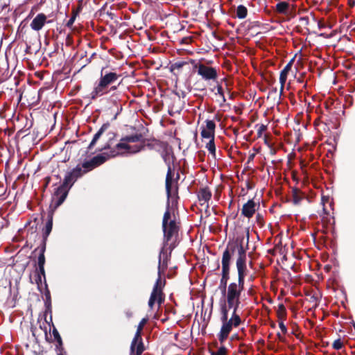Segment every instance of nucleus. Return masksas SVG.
I'll use <instances>...</instances> for the list:
<instances>
[{
	"label": "nucleus",
	"instance_id": "1",
	"mask_svg": "<svg viewBox=\"0 0 355 355\" xmlns=\"http://www.w3.org/2000/svg\"><path fill=\"white\" fill-rule=\"evenodd\" d=\"M163 158L168 166L167 173L166 176V191L167 194V207L164 214L162 222V229L163 232V247L159 255L158 275L157 279V304L161 305L164 302L165 295L162 291V288L165 285V280L162 281L161 277L164 274V270L168 266V262L171 257L172 250L175 248L180 229V220L177 214H175L173 206L177 203L178 200V187L173 181V173L169 162L167 159L169 156L166 154L163 155Z\"/></svg>",
	"mask_w": 355,
	"mask_h": 355
},
{
	"label": "nucleus",
	"instance_id": "2",
	"mask_svg": "<svg viewBox=\"0 0 355 355\" xmlns=\"http://www.w3.org/2000/svg\"><path fill=\"white\" fill-rule=\"evenodd\" d=\"M141 135L136 134L135 135L127 136L122 138L118 143L115 149L111 151L110 155L103 153L93 157L90 161L86 162L83 164L85 168L84 173L93 169L94 168L104 163L108 157H115L119 155H128L139 152L141 149L140 141Z\"/></svg>",
	"mask_w": 355,
	"mask_h": 355
},
{
	"label": "nucleus",
	"instance_id": "3",
	"mask_svg": "<svg viewBox=\"0 0 355 355\" xmlns=\"http://www.w3.org/2000/svg\"><path fill=\"white\" fill-rule=\"evenodd\" d=\"M83 173H85L82 171L81 168L77 167L66 175L62 184L59 186L54 192L51 205V206H54V209H56L64 201L69 189Z\"/></svg>",
	"mask_w": 355,
	"mask_h": 355
},
{
	"label": "nucleus",
	"instance_id": "4",
	"mask_svg": "<svg viewBox=\"0 0 355 355\" xmlns=\"http://www.w3.org/2000/svg\"><path fill=\"white\" fill-rule=\"evenodd\" d=\"M227 306L225 303L221 305L220 307V321L222 326L220 330L217 334L218 339L220 344H223L224 341L228 338L229 334L232 331L233 327H239L241 323V319L240 316L236 313L237 311L233 310L232 316L228 318V311Z\"/></svg>",
	"mask_w": 355,
	"mask_h": 355
},
{
	"label": "nucleus",
	"instance_id": "5",
	"mask_svg": "<svg viewBox=\"0 0 355 355\" xmlns=\"http://www.w3.org/2000/svg\"><path fill=\"white\" fill-rule=\"evenodd\" d=\"M225 251H227L230 255V263L231 262L232 257L236 255V269L238 272V282L240 283H245V277L248 274L247 268V254L246 250L242 244L232 243L228 245Z\"/></svg>",
	"mask_w": 355,
	"mask_h": 355
},
{
	"label": "nucleus",
	"instance_id": "6",
	"mask_svg": "<svg viewBox=\"0 0 355 355\" xmlns=\"http://www.w3.org/2000/svg\"><path fill=\"white\" fill-rule=\"evenodd\" d=\"M244 289V284L232 282L229 284L227 290L226 300L228 309L237 311L241 304L240 297Z\"/></svg>",
	"mask_w": 355,
	"mask_h": 355
},
{
	"label": "nucleus",
	"instance_id": "7",
	"mask_svg": "<svg viewBox=\"0 0 355 355\" xmlns=\"http://www.w3.org/2000/svg\"><path fill=\"white\" fill-rule=\"evenodd\" d=\"M146 322L147 319L143 318L137 327L130 346V355H141L144 352V347L141 341V331Z\"/></svg>",
	"mask_w": 355,
	"mask_h": 355
},
{
	"label": "nucleus",
	"instance_id": "8",
	"mask_svg": "<svg viewBox=\"0 0 355 355\" xmlns=\"http://www.w3.org/2000/svg\"><path fill=\"white\" fill-rule=\"evenodd\" d=\"M221 264L222 277L220 281L219 288L223 291V293H225L227 281L230 279V255L227 251H224L223 253Z\"/></svg>",
	"mask_w": 355,
	"mask_h": 355
},
{
	"label": "nucleus",
	"instance_id": "9",
	"mask_svg": "<svg viewBox=\"0 0 355 355\" xmlns=\"http://www.w3.org/2000/svg\"><path fill=\"white\" fill-rule=\"evenodd\" d=\"M197 73L205 81H215L218 77L217 70L212 67L200 64L197 68Z\"/></svg>",
	"mask_w": 355,
	"mask_h": 355
},
{
	"label": "nucleus",
	"instance_id": "10",
	"mask_svg": "<svg viewBox=\"0 0 355 355\" xmlns=\"http://www.w3.org/2000/svg\"><path fill=\"white\" fill-rule=\"evenodd\" d=\"M198 199L200 206L205 207V209L209 208V202L210 201L212 193L208 187L200 188L197 193Z\"/></svg>",
	"mask_w": 355,
	"mask_h": 355
},
{
	"label": "nucleus",
	"instance_id": "11",
	"mask_svg": "<svg viewBox=\"0 0 355 355\" xmlns=\"http://www.w3.org/2000/svg\"><path fill=\"white\" fill-rule=\"evenodd\" d=\"M259 205H257L254 200H249L246 203L243 205L241 209V214L248 218H250L253 216L254 213L256 212Z\"/></svg>",
	"mask_w": 355,
	"mask_h": 355
},
{
	"label": "nucleus",
	"instance_id": "12",
	"mask_svg": "<svg viewBox=\"0 0 355 355\" xmlns=\"http://www.w3.org/2000/svg\"><path fill=\"white\" fill-rule=\"evenodd\" d=\"M206 128H202L201 137L203 139H212L215 137L216 123L212 120H206Z\"/></svg>",
	"mask_w": 355,
	"mask_h": 355
},
{
	"label": "nucleus",
	"instance_id": "13",
	"mask_svg": "<svg viewBox=\"0 0 355 355\" xmlns=\"http://www.w3.org/2000/svg\"><path fill=\"white\" fill-rule=\"evenodd\" d=\"M294 62V58L291 59L284 67V68L281 71L279 75V83L281 85L280 87V92L282 93L286 80L288 77V73L291 71L292 69V66Z\"/></svg>",
	"mask_w": 355,
	"mask_h": 355
},
{
	"label": "nucleus",
	"instance_id": "14",
	"mask_svg": "<svg viewBox=\"0 0 355 355\" xmlns=\"http://www.w3.org/2000/svg\"><path fill=\"white\" fill-rule=\"evenodd\" d=\"M46 21V16L43 13L38 14L31 21V28L36 31H40Z\"/></svg>",
	"mask_w": 355,
	"mask_h": 355
},
{
	"label": "nucleus",
	"instance_id": "15",
	"mask_svg": "<svg viewBox=\"0 0 355 355\" xmlns=\"http://www.w3.org/2000/svg\"><path fill=\"white\" fill-rule=\"evenodd\" d=\"M107 87L104 84L99 81V83L94 87L93 91L91 93L92 98H96L98 96H102L105 92Z\"/></svg>",
	"mask_w": 355,
	"mask_h": 355
},
{
	"label": "nucleus",
	"instance_id": "16",
	"mask_svg": "<svg viewBox=\"0 0 355 355\" xmlns=\"http://www.w3.org/2000/svg\"><path fill=\"white\" fill-rule=\"evenodd\" d=\"M118 78V76L116 73H109L102 76L100 81L102 82L105 87H108L110 84L114 83Z\"/></svg>",
	"mask_w": 355,
	"mask_h": 355
},
{
	"label": "nucleus",
	"instance_id": "17",
	"mask_svg": "<svg viewBox=\"0 0 355 355\" xmlns=\"http://www.w3.org/2000/svg\"><path fill=\"white\" fill-rule=\"evenodd\" d=\"M160 98H161L160 102H159L158 99L157 98V110L159 108V104H161L162 106H164L166 105L168 107L171 105V99L166 93L163 94L161 92Z\"/></svg>",
	"mask_w": 355,
	"mask_h": 355
},
{
	"label": "nucleus",
	"instance_id": "18",
	"mask_svg": "<svg viewBox=\"0 0 355 355\" xmlns=\"http://www.w3.org/2000/svg\"><path fill=\"white\" fill-rule=\"evenodd\" d=\"M248 15L247 8L243 5H239L236 8V17L239 19H243L246 17Z\"/></svg>",
	"mask_w": 355,
	"mask_h": 355
},
{
	"label": "nucleus",
	"instance_id": "19",
	"mask_svg": "<svg viewBox=\"0 0 355 355\" xmlns=\"http://www.w3.org/2000/svg\"><path fill=\"white\" fill-rule=\"evenodd\" d=\"M205 148L214 157H216V146L214 139H209V141L205 145Z\"/></svg>",
	"mask_w": 355,
	"mask_h": 355
},
{
	"label": "nucleus",
	"instance_id": "20",
	"mask_svg": "<svg viewBox=\"0 0 355 355\" xmlns=\"http://www.w3.org/2000/svg\"><path fill=\"white\" fill-rule=\"evenodd\" d=\"M289 5L285 1H281L276 5V10L279 13H286Z\"/></svg>",
	"mask_w": 355,
	"mask_h": 355
},
{
	"label": "nucleus",
	"instance_id": "21",
	"mask_svg": "<svg viewBox=\"0 0 355 355\" xmlns=\"http://www.w3.org/2000/svg\"><path fill=\"white\" fill-rule=\"evenodd\" d=\"M227 354L228 349L224 345L220 346L216 351H211L210 352V355H227Z\"/></svg>",
	"mask_w": 355,
	"mask_h": 355
},
{
	"label": "nucleus",
	"instance_id": "22",
	"mask_svg": "<svg viewBox=\"0 0 355 355\" xmlns=\"http://www.w3.org/2000/svg\"><path fill=\"white\" fill-rule=\"evenodd\" d=\"M103 132V128H101L94 136V138L92 139V141H91L89 146V148H92V147L93 146H94V144H96V142L97 141V140L101 137L102 133Z\"/></svg>",
	"mask_w": 355,
	"mask_h": 355
},
{
	"label": "nucleus",
	"instance_id": "23",
	"mask_svg": "<svg viewBox=\"0 0 355 355\" xmlns=\"http://www.w3.org/2000/svg\"><path fill=\"white\" fill-rule=\"evenodd\" d=\"M103 132V128H101L94 136V138L92 139V141H91L89 146V148H92V147L93 146H94V144H96V142L97 141V140L101 137L102 133Z\"/></svg>",
	"mask_w": 355,
	"mask_h": 355
},
{
	"label": "nucleus",
	"instance_id": "24",
	"mask_svg": "<svg viewBox=\"0 0 355 355\" xmlns=\"http://www.w3.org/2000/svg\"><path fill=\"white\" fill-rule=\"evenodd\" d=\"M257 131V137L261 138L263 133L266 130L267 125L264 124H258L256 125Z\"/></svg>",
	"mask_w": 355,
	"mask_h": 355
},
{
	"label": "nucleus",
	"instance_id": "25",
	"mask_svg": "<svg viewBox=\"0 0 355 355\" xmlns=\"http://www.w3.org/2000/svg\"><path fill=\"white\" fill-rule=\"evenodd\" d=\"M44 262H45L44 255L43 254H41L38 257V265H39V267H40V271L42 273L44 272Z\"/></svg>",
	"mask_w": 355,
	"mask_h": 355
},
{
	"label": "nucleus",
	"instance_id": "26",
	"mask_svg": "<svg viewBox=\"0 0 355 355\" xmlns=\"http://www.w3.org/2000/svg\"><path fill=\"white\" fill-rule=\"evenodd\" d=\"M286 313V310L283 304L278 305L277 315L279 318L284 317Z\"/></svg>",
	"mask_w": 355,
	"mask_h": 355
},
{
	"label": "nucleus",
	"instance_id": "27",
	"mask_svg": "<svg viewBox=\"0 0 355 355\" xmlns=\"http://www.w3.org/2000/svg\"><path fill=\"white\" fill-rule=\"evenodd\" d=\"M293 201L295 205L301 201V198L298 195V190L297 189L293 190Z\"/></svg>",
	"mask_w": 355,
	"mask_h": 355
},
{
	"label": "nucleus",
	"instance_id": "28",
	"mask_svg": "<svg viewBox=\"0 0 355 355\" xmlns=\"http://www.w3.org/2000/svg\"><path fill=\"white\" fill-rule=\"evenodd\" d=\"M155 300V285L153 288L151 295L148 302V305L150 308L153 307L154 302Z\"/></svg>",
	"mask_w": 355,
	"mask_h": 355
},
{
	"label": "nucleus",
	"instance_id": "29",
	"mask_svg": "<svg viewBox=\"0 0 355 355\" xmlns=\"http://www.w3.org/2000/svg\"><path fill=\"white\" fill-rule=\"evenodd\" d=\"M217 89V94L220 95V96L222 98L223 102L225 103L226 101L223 87L220 85H218L216 87Z\"/></svg>",
	"mask_w": 355,
	"mask_h": 355
},
{
	"label": "nucleus",
	"instance_id": "30",
	"mask_svg": "<svg viewBox=\"0 0 355 355\" xmlns=\"http://www.w3.org/2000/svg\"><path fill=\"white\" fill-rule=\"evenodd\" d=\"M343 345V343L340 339L335 340L333 343V347L335 349H340Z\"/></svg>",
	"mask_w": 355,
	"mask_h": 355
},
{
	"label": "nucleus",
	"instance_id": "31",
	"mask_svg": "<svg viewBox=\"0 0 355 355\" xmlns=\"http://www.w3.org/2000/svg\"><path fill=\"white\" fill-rule=\"evenodd\" d=\"M52 230V221L49 220L46 225V234L48 235Z\"/></svg>",
	"mask_w": 355,
	"mask_h": 355
},
{
	"label": "nucleus",
	"instance_id": "32",
	"mask_svg": "<svg viewBox=\"0 0 355 355\" xmlns=\"http://www.w3.org/2000/svg\"><path fill=\"white\" fill-rule=\"evenodd\" d=\"M53 335L58 341H61V337L58 331L55 329H54L53 331Z\"/></svg>",
	"mask_w": 355,
	"mask_h": 355
},
{
	"label": "nucleus",
	"instance_id": "33",
	"mask_svg": "<svg viewBox=\"0 0 355 355\" xmlns=\"http://www.w3.org/2000/svg\"><path fill=\"white\" fill-rule=\"evenodd\" d=\"M279 327L282 331V332L283 334H286V331H287V329H286V327L285 326V324L282 322H279Z\"/></svg>",
	"mask_w": 355,
	"mask_h": 355
},
{
	"label": "nucleus",
	"instance_id": "34",
	"mask_svg": "<svg viewBox=\"0 0 355 355\" xmlns=\"http://www.w3.org/2000/svg\"><path fill=\"white\" fill-rule=\"evenodd\" d=\"M321 200H322V204L323 205V211L326 213L324 203L329 201V198L327 196H322Z\"/></svg>",
	"mask_w": 355,
	"mask_h": 355
},
{
	"label": "nucleus",
	"instance_id": "35",
	"mask_svg": "<svg viewBox=\"0 0 355 355\" xmlns=\"http://www.w3.org/2000/svg\"><path fill=\"white\" fill-rule=\"evenodd\" d=\"M143 148H149V149H150V150H151V149H153V144H149V143H148L147 144H144V146H143Z\"/></svg>",
	"mask_w": 355,
	"mask_h": 355
},
{
	"label": "nucleus",
	"instance_id": "36",
	"mask_svg": "<svg viewBox=\"0 0 355 355\" xmlns=\"http://www.w3.org/2000/svg\"><path fill=\"white\" fill-rule=\"evenodd\" d=\"M74 21V18H71L70 19L68 22H67V26H71Z\"/></svg>",
	"mask_w": 355,
	"mask_h": 355
},
{
	"label": "nucleus",
	"instance_id": "37",
	"mask_svg": "<svg viewBox=\"0 0 355 355\" xmlns=\"http://www.w3.org/2000/svg\"><path fill=\"white\" fill-rule=\"evenodd\" d=\"M265 144H267V145H268V141H267L266 138L265 139Z\"/></svg>",
	"mask_w": 355,
	"mask_h": 355
},
{
	"label": "nucleus",
	"instance_id": "38",
	"mask_svg": "<svg viewBox=\"0 0 355 355\" xmlns=\"http://www.w3.org/2000/svg\"><path fill=\"white\" fill-rule=\"evenodd\" d=\"M166 319L163 318L162 319V322H164L165 321Z\"/></svg>",
	"mask_w": 355,
	"mask_h": 355
},
{
	"label": "nucleus",
	"instance_id": "39",
	"mask_svg": "<svg viewBox=\"0 0 355 355\" xmlns=\"http://www.w3.org/2000/svg\"><path fill=\"white\" fill-rule=\"evenodd\" d=\"M253 157H254V155H252L250 156V158H251V159H252Z\"/></svg>",
	"mask_w": 355,
	"mask_h": 355
},
{
	"label": "nucleus",
	"instance_id": "40",
	"mask_svg": "<svg viewBox=\"0 0 355 355\" xmlns=\"http://www.w3.org/2000/svg\"><path fill=\"white\" fill-rule=\"evenodd\" d=\"M156 318H157V320H158V315H157V316H156Z\"/></svg>",
	"mask_w": 355,
	"mask_h": 355
}]
</instances>
